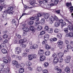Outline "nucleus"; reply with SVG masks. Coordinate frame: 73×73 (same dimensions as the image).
Returning <instances> with one entry per match:
<instances>
[{"label": "nucleus", "mask_w": 73, "mask_h": 73, "mask_svg": "<svg viewBox=\"0 0 73 73\" xmlns=\"http://www.w3.org/2000/svg\"><path fill=\"white\" fill-rule=\"evenodd\" d=\"M63 54L62 52H60L58 54V56L59 57H60V60L59 62H62V61H63V59L62 58V57H63Z\"/></svg>", "instance_id": "obj_1"}, {"label": "nucleus", "mask_w": 73, "mask_h": 73, "mask_svg": "<svg viewBox=\"0 0 73 73\" xmlns=\"http://www.w3.org/2000/svg\"><path fill=\"white\" fill-rule=\"evenodd\" d=\"M15 52L17 54H20L21 52V49L19 47L16 48H15Z\"/></svg>", "instance_id": "obj_2"}, {"label": "nucleus", "mask_w": 73, "mask_h": 73, "mask_svg": "<svg viewBox=\"0 0 73 73\" xmlns=\"http://www.w3.org/2000/svg\"><path fill=\"white\" fill-rule=\"evenodd\" d=\"M44 16V18L45 19H48V18L49 17V16H50V15L49 14H45L44 13H43L42 16Z\"/></svg>", "instance_id": "obj_3"}, {"label": "nucleus", "mask_w": 73, "mask_h": 73, "mask_svg": "<svg viewBox=\"0 0 73 73\" xmlns=\"http://www.w3.org/2000/svg\"><path fill=\"white\" fill-rule=\"evenodd\" d=\"M38 47V46L36 44H34L33 45V46H31L30 47V49H36Z\"/></svg>", "instance_id": "obj_4"}, {"label": "nucleus", "mask_w": 73, "mask_h": 73, "mask_svg": "<svg viewBox=\"0 0 73 73\" xmlns=\"http://www.w3.org/2000/svg\"><path fill=\"white\" fill-rule=\"evenodd\" d=\"M55 70H57V73H61V70L60 69V68L58 67V66H56L55 68Z\"/></svg>", "instance_id": "obj_5"}, {"label": "nucleus", "mask_w": 73, "mask_h": 73, "mask_svg": "<svg viewBox=\"0 0 73 73\" xmlns=\"http://www.w3.org/2000/svg\"><path fill=\"white\" fill-rule=\"evenodd\" d=\"M44 53V50H40L38 51V54L39 56H42Z\"/></svg>", "instance_id": "obj_6"}, {"label": "nucleus", "mask_w": 73, "mask_h": 73, "mask_svg": "<svg viewBox=\"0 0 73 73\" xmlns=\"http://www.w3.org/2000/svg\"><path fill=\"white\" fill-rule=\"evenodd\" d=\"M46 58V57H45V56L42 55L40 56V61H44V60H45Z\"/></svg>", "instance_id": "obj_7"}, {"label": "nucleus", "mask_w": 73, "mask_h": 73, "mask_svg": "<svg viewBox=\"0 0 73 73\" xmlns=\"http://www.w3.org/2000/svg\"><path fill=\"white\" fill-rule=\"evenodd\" d=\"M50 20L51 21L50 24H52V23H53V21H54V18L53 16H51L50 18Z\"/></svg>", "instance_id": "obj_8"}, {"label": "nucleus", "mask_w": 73, "mask_h": 73, "mask_svg": "<svg viewBox=\"0 0 73 73\" xmlns=\"http://www.w3.org/2000/svg\"><path fill=\"white\" fill-rule=\"evenodd\" d=\"M29 3H30V5H32V6H33V7H35L34 6H35V4H36V3H34L33 2V1L31 2H30ZM33 7H29V8L31 9V8H33Z\"/></svg>", "instance_id": "obj_9"}, {"label": "nucleus", "mask_w": 73, "mask_h": 73, "mask_svg": "<svg viewBox=\"0 0 73 73\" xmlns=\"http://www.w3.org/2000/svg\"><path fill=\"white\" fill-rule=\"evenodd\" d=\"M64 70L66 73H69L70 72V69L69 67L65 68Z\"/></svg>", "instance_id": "obj_10"}, {"label": "nucleus", "mask_w": 73, "mask_h": 73, "mask_svg": "<svg viewBox=\"0 0 73 73\" xmlns=\"http://www.w3.org/2000/svg\"><path fill=\"white\" fill-rule=\"evenodd\" d=\"M60 22H56L54 24V26L56 27H59L60 25Z\"/></svg>", "instance_id": "obj_11"}, {"label": "nucleus", "mask_w": 73, "mask_h": 73, "mask_svg": "<svg viewBox=\"0 0 73 73\" xmlns=\"http://www.w3.org/2000/svg\"><path fill=\"white\" fill-rule=\"evenodd\" d=\"M49 35L48 34H46L44 35V39L48 40H49Z\"/></svg>", "instance_id": "obj_12"}, {"label": "nucleus", "mask_w": 73, "mask_h": 73, "mask_svg": "<svg viewBox=\"0 0 73 73\" xmlns=\"http://www.w3.org/2000/svg\"><path fill=\"white\" fill-rule=\"evenodd\" d=\"M59 61V59L57 58H54V62L55 64H57Z\"/></svg>", "instance_id": "obj_13"}, {"label": "nucleus", "mask_w": 73, "mask_h": 73, "mask_svg": "<svg viewBox=\"0 0 73 73\" xmlns=\"http://www.w3.org/2000/svg\"><path fill=\"white\" fill-rule=\"evenodd\" d=\"M68 29L70 31H73V25H71V26H68Z\"/></svg>", "instance_id": "obj_14"}, {"label": "nucleus", "mask_w": 73, "mask_h": 73, "mask_svg": "<svg viewBox=\"0 0 73 73\" xmlns=\"http://www.w3.org/2000/svg\"><path fill=\"white\" fill-rule=\"evenodd\" d=\"M40 23L42 25L44 24H45V19L44 18L42 19L41 21H40Z\"/></svg>", "instance_id": "obj_15"}, {"label": "nucleus", "mask_w": 73, "mask_h": 73, "mask_svg": "<svg viewBox=\"0 0 73 73\" xmlns=\"http://www.w3.org/2000/svg\"><path fill=\"white\" fill-rule=\"evenodd\" d=\"M22 29H23L24 31L26 32H28L29 30V28L27 27L23 28H22Z\"/></svg>", "instance_id": "obj_16"}, {"label": "nucleus", "mask_w": 73, "mask_h": 73, "mask_svg": "<svg viewBox=\"0 0 73 73\" xmlns=\"http://www.w3.org/2000/svg\"><path fill=\"white\" fill-rule=\"evenodd\" d=\"M66 5L67 7L70 8L72 7V3H66Z\"/></svg>", "instance_id": "obj_17"}, {"label": "nucleus", "mask_w": 73, "mask_h": 73, "mask_svg": "<svg viewBox=\"0 0 73 73\" xmlns=\"http://www.w3.org/2000/svg\"><path fill=\"white\" fill-rule=\"evenodd\" d=\"M57 44L59 45H62L63 44V42L62 40H59Z\"/></svg>", "instance_id": "obj_18"}, {"label": "nucleus", "mask_w": 73, "mask_h": 73, "mask_svg": "<svg viewBox=\"0 0 73 73\" xmlns=\"http://www.w3.org/2000/svg\"><path fill=\"white\" fill-rule=\"evenodd\" d=\"M1 51L3 54L7 53V50L5 48H3L1 50Z\"/></svg>", "instance_id": "obj_19"}, {"label": "nucleus", "mask_w": 73, "mask_h": 73, "mask_svg": "<svg viewBox=\"0 0 73 73\" xmlns=\"http://www.w3.org/2000/svg\"><path fill=\"white\" fill-rule=\"evenodd\" d=\"M46 56H49L50 54V52L49 50H47L45 52Z\"/></svg>", "instance_id": "obj_20"}, {"label": "nucleus", "mask_w": 73, "mask_h": 73, "mask_svg": "<svg viewBox=\"0 0 73 73\" xmlns=\"http://www.w3.org/2000/svg\"><path fill=\"white\" fill-rule=\"evenodd\" d=\"M48 32L49 33H52L53 30L52 28H49L48 30Z\"/></svg>", "instance_id": "obj_21"}, {"label": "nucleus", "mask_w": 73, "mask_h": 73, "mask_svg": "<svg viewBox=\"0 0 73 73\" xmlns=\"http://www.w3.org/2000/svg\"><path fill=\"white\" fill-rule=\"evenodd\" d=\"M42 29V27L41 26L39 25L37 29L38 31H41Z\"/></svg>", "instance_id": "obj_22"}, {"label": "nucleus", "mask_w": 73, "mask_h": 73, "mask_svg": "<svg viewBox=\"0 0 73 73\" xmlns=\"http://www.w3.org/2000/svg\"><path fill=\"white\" fill-rule=\"evenodd\" d=\"M25 39H24L23 40H19V42L20 44H23V43H24V42H25V41H27V40H25Z\"/></svg>", "instance_id": "obj_23"}, {"label": "nucleus", "mask_w": 73, "mask_h": 73, "mask_svg": "<svg viewBox=\"0 0 73 73\" xmlns=\"http://www.w3.org/2000/svg\"><path fill=\"white\" fill-rule=\"evenodd\" d=\"M47 41H48V40L46 39H44L42 42L43 45H45L47 44H46L47 43Z\"/></svg>", "instance_id": "obj_24"}, {"label": "nucleus", "mask_w": 73, "mask_h": 73, "mask_svg": "<svg viewBox=\"0 0 73 73\" xmlns=\"http://www.w3.org/2000/svg\"><path fill=\"white\" fill-rule=\"evenodd\" d=\"M29 29L32 32L35 31V28L33 26H31L30 27Z\"/></svg>", "instance_id": "obj_25"}, {"label": "nucleus", "mask_w": 73, "mask_h": 73, "mask_svg": "<svg viewBox=\"0 0 73 73\" xmlns=\"http://www.w3.org/2000/svg\"><path fill=\"white\" fill-rule=\"evenodd\" d=\"M26 64L27 66H31L32 65V63L29 61H27L26 62Z\"/></svg>", "instance_id": "obj_26"}, {"label": "nucleus", "mask_w": 73, "mask_h": 73, "mask_svg": "<svg viewBox=\"0 0 73 73\" xmlns=\"http://www.w3.org/2000/svg\"><path fill=\"white\" fill-rule=\"evenodd\" d=\"M34 24V21H29V23H28V24L29 25H32Z\"/></svg>", "instance_id": "obj_27"}, {"label": "nucleus", "mask_w": 73, "mask_h": 73, "mask_svg": "<svg viewBox=\"0 0 73 73\" xmlns=\"http://www.w3.org/2000/svg\"><path fill=\"white\" fill-rule=\"evenodd\" d=\"M68 9H70V11L71 13L73 12V6H71Z\"/></svg>", "instance_id": "obj_28"}, {"label": "nucleus", "mask_w": 73, "mask_h": 73, "mask_svg": "<svg viewBox=\"0 0 73 73\" xmlns=\"http://www.w3.org/2000/svg\"><path fill=\"white\" fill-rule=\"evenodd\" d=\"M19 72L20 73H23L24 72V70L23 68H21L19 69Z\"/></svg>", "instance_id": "obj_29"}, {"label": "nucleus", "mask_w": 73, "mask_h": 73, "mask_svg": "<svg viewBox=\"0 0 73 73\" xmlns=\"http://www.w3.org/2000/svg\"><path fill=\"white\" fill-rule=\"evenodd\" d=\"M45 46L46 49H47V50L49 49L50 48V47L48 45V44H45Z\"/></svg>", "instance_id": "obj_30"}, {"label": "nucleus", "mask_w": 73, "mask_h": 73, "mask_svg": "<svg viewBox=\"0 0 73 73\" xmlns=\"http://www.w3.org/2000/svg\"><path fill=\"white\" fill-rule=\"evenodd\" d=\"M12 24L16 25V21L15 19H13L12 21Z\"/></svg>", "instance_id": "obj_31"}, {"label": "nucleus", "mask_w": 73, "mask_h": 73, "mask_svg": "<svg viewBox=\"0 0 73 73\" xmlns=\"http://www.w3.org/2000/svg\"><path fill=\"white\" fill-rule=\"evenodd\" d=\"M44 67L46 68L47 67V66H49V63L48 62H45L44 63Z\"/></svg>", "instance_id": "obj_32"}, {"label": "nucleus", "mask_w": 73, "mask_h": 73, "mask_svg": "<svg viewBox=\"0 0 73 73\" xmlns=\"http://www.w3.org/2000/svg\"><path fill=\"white\" fill-rule=\"evenodd\" d=\"M69 37H72L73 36V33L72 32L69 33Z\"/></svg>", "instance_id": "obj_33"}, {"label": "nucleus", "mask_w": 73, "mask_h": 73, "mask_svg": "<svg viewBox=\"0 0 73 73\" xmlns=\"http://www.w3.org/2000/svg\"><path fill=\"white\" fill-rule=\"evenodd\" d=\"M64 31L65 33H68V28H64Z\"/></svg>", "instance_id": "obj_34"}, {"label": "nucleus", "mask_w": 73, "mask_h": 73, "mask_svg": "<svg viewBox=\"0 0 73 73\" xmlns=\"http://www.w3.org/2000/svg\"><path fill=\"white\" fill-rule=\"evenodd\" d=\"M42 70V69L41 68V67H38L37 68V70H38V71H39V72L41 71Z\"/></svg>", "instance_id": "obj_35"}, {"label": "nucleus", "mask_w": 73, "mask_h": 73, "mask_svg": "<svg viewBox=\"0 0 73 73\" xmlns=\"http://www.w3.org/2000/svg\"><path fill=\"white\" fill-rule=\"evenodd\" d=\"M49 29V27H48V26H46L45 27L44 30H45V31H48Z\"/></svg>", "instance_id": "obj_36"}, {"label": "nucleus", "mask_w": 73, "mask_h": 73, "mask_svg": "<svg viewBox=\"0 0 73 73\" xmlns=\"http://www.w3.org/2000/svg\"><path fill=\"white\" fill-rule=\"evenodd\" d=\"M13 8L12 7H10L8 8V10L9 11H13Z\"/></svg>", "instance_id": "obj_37"}, {"label": "nucleus", "mask_w": 73, "mask_h": 73, "mask_svg": "<svg viewBox=\"0 0 73 73\" xmlns=\"http://www.w3.org/2000/svg\"><path fill=\"white\" fill-rule=\"evenodd\" d=\"M3 62L5 64H7L8 62V59H4L3 60Z\"/></svg>", "instance_id": "obj_38"}, {"label": "nucleus", "mask_w": 73, "mask_h": 73, "mask_svg": "<svg viewBox=\"0 0 73 73\" xmlns=\"http://www.w3.org/2000/svg\"><path fill=\"white\" fill-rule=\"evenodd\" d=\"M67 49H71V45L70 44H67Z\"/></svg>", "instance_id": "obj_39"}, {"label": "nucleus", "mask_w": 73, "mask_h": 73, "mask_svg": "<svg viewBox=\"0 0 73 73\" xmlns=\"http://www.w3.org/2000/svg\"><path fill=\"white\" fill-rule=\"evenodd\" d=\"M16 36L18 37V38H19V39H21V36L20 35H19L17 34H16Z\"/></svg>", "instance_id": "obj_40"}, {"label": "nucleus", "mask_w": 73, "mask_h": 73, "mask_svg": "<svg viewBox=\"0 0 73 73\" xmlns=\"http://www.w3.org/2000/svg\"><path fill=\"white\" fill-rule=\"evenodd\" d=\"M65 61L66 63H69L70 62V59L67 58L65 60Z\"/></svg>", "instance_id": "obj_41"}, {"label": "nucleus", "mask_w": 73, "mask_h": 73, "mask_svg": "<svg viewBox=\"0 0 73 73\" xmlns=\"http://www.w3.org/2000/svg\"><path fill=\"white\" fill-rule=\"evenodd\" d=\"M43 13H38L37 15V17H41L42 16Z\"/></svg>", "instance_id": "obj_42"}, {"label": "nucleus", "mask_w": 73, "mask_h": 73, "mask_svg": "<svg viewBox=\"0 0 73 73\" xmlns=\"http://www.w3.org/2000/svg\"><path fill=\"white\" fill-rule=\"evenodd\" d=\"M3 16L4 19H5L7 18V14H3Z\"/></svg>", "instance_id": "obj_43"}, {"label": "nucleus", "mask_w": 73, "mask_h": 73, "mask_svg": "<svg viewBox=\"0 0 73 73\" xmlns=\"http://www.w3.org/2000/svg\"><path fill=\"white\" fill-rule=\"evenodd\" d=\"M57 37L58 38H61V37H62V35L60 34H58L57 35Z\"/></svg>", "instance_id": "obj_44"}, {"label": "nucleus", "mask_w": 73, "mask_h": 73, "mask_svg": "<svg viewBox=\"0 0 73 73\" xmlns=\"http://www.w3.org/2000/svg\"><path fill=\"white\" fill-rule=\"evenodd\" d=\"M33 56L32 55H30L29 56V60H31L32 59H33Z\"/></svg>", "instance_id": "obj_45"}, {"label": "nucleus", "mask_w": 73, "mask_h": 73, "mask_svg": "<svg viewBox=\"0 0 73 73\" xmlns=\"http://www.w3.org/2000/svg\"><path fill=\"white\" fill-rule=\"evenodd\" d=\"M9 68H7L6 71L5 72V73H9Z\"/></svg>", "instance_id": "obj_46"}, {"label": "nucleus", "mask_w": 73, "mask_h": 73, "mask_svg": "<svg viewBox=\"0 0 73 73\" xmlns=\"http://www.w3.org/2000/svg\"><path fill=\"white\" fill-rule=\"evenodd\" d=\"M48 0H43V3L44 4H45L46 3H47L48 2Z\"/></svg>", "instance_id": "obj_47"}, {"label": "nucleus", "mask_w": 73, "mask_h": 73, "mask_svg": "<svg viewBox=\"0 0 73 73\" xmlns=\"http://www.w3.org/2000/svg\"><path fill=\"white\" fill-rule=\"evenodd\" d=\"M39 24H40V23L39 22L36 21L35 22V25L36 27H37V25H38Z\"/></svg>", "instance_id": "obj_48"}, {"label": "nucleus", "mask_w": 73, "mask_h": 73, "mask_svg": "<svg viewBox=\"0 0 73 73\" xmlns=\"http://www.w3.org/2000/svg\"><path fill=\"white\" fill-rule=\"evenodd\" d=\"M35 20L36 21H38L39 20V18L38 17L35 16Z\"/></svg>", "instance_id": "obj_49"}, {"label": "nucleus", "mask_w": 73, "mask_h": 73, "mask_svg": "<svg viewBox=\"0 0 73 73\" xmlns=\"http://www.w3.org/2000/svg\"><path fill=\"white\" fill-rule=\"evenodd\" d=\"M52 57L54 58H57V55L56 54H54L52 55Z\"/></svg>", "instance_id": "obj_50"}, {"label": "nucleus", "mask_w": 73, "mask_h": 73, "mask_svg": "<svg viewBox=\"0 0 73 73\" xmlns=\"http://www.w3.org/2000/svg\"><path fill=\"white\" fill-rule=\"evenodd\" d=\"M51 8V6L50 5H48L47 6V9H49Z\"/></svg>", "instance_id": "obj_51"}, {"label": "nucleus", "mask_w": 73, "mask_h": 73, "mask_svg": "<svg viewBox=\"0 0 73 73\" xmlns=\"http://www.w3.org/2000/svg\"><path fill=\"white\" fill-rule=\"evenodd\" d=\"M15 65L17 68H19L20 67V64H17H17H15Z\"/></svg>", "instance_id": "obj_52"}, {"label": "nucleus", "mask_w": 73, "mask_h": 73, "mask_svg": "<svg viewBox=\"0 0 73 73\" xmlns=\"http://www.w3.org/2000/svg\"><path fill=\"white\" fill-rule=\"evenodd\" d=\"M17 63V61H15V60H14L12 62V64H13L14 65H16Z\"/></svg>", "instance_id": "obj_53"}, {"label": "nucleus", "mask_w": 73, "mask_h": 73, "mask_svg": "<svg viewBox=\"0 0 73 73\" xmlns=\"http://www.w3.org/2000/svg\"><path fill=\"white\" fill-rule=\"evenodd\" d=\"M59 32V30L57 29H56L54 30V32L55 33H58Z\"/></svg>", "instance_id": "obj_54"}, {"label": "nucleus", "mask_w": 73, "mask_h": 73, "mask_svg": "<svg viewBox=\"0 0 73 73\" xmlns=\"http://www.w3.org/2000/svg\"><path fill=\"white\" fill-rule=\"evenodd\" d=\"M27 35V32L26 31H24L23 34V36H26Z\"/></svg>", "instance_id": "obj_55"}, {"label": "nucleus", "mask_w": 73, "mask_h": 73, "mask_svg": "<svg viewBox=\"0 0 73 73\" xmlns=\"http://www.w3.org/2000/svg\"><path fill=\"white\" fill-rule=\"evenodd\" d=\"M62 27H64L65 25H66V23L65 22H63L62 23Z\"/></svg>", "instance_id": "obj_56"}, {"label": "nucleus", "mask_w": 73, "mask_h": 73, "mask_svg": "<svg viewBox=\"0 0 73 73\" xmlns=\"http://www.w3.org/2000/svg\"><path fill=\"white\" fill-rule=\"evenodd\" d=\"M63 20L62 19H61L59 20V21L58 22V23H60V24H62V23H63Z\"/></svg>", "instance_id": "obj_57"}, {"label": "nucleus", "mask_w": 73, "mask_h": 73, "mask_svg": "<svg viewBox=\"0 0 73 73\" xmlns=\"http://www.w3.org/2000/svg\"><path fill=\"white\" fill-rule=\"evenodd\" d=\"M3 38H8V35H5L3 36Z\"/></svg>", "instance_id": "obj_58"}, {"label": "nucleus", "mask_w": 73, "mask_h": 73, "mask_svg": "<svg viewBox=\"0 0 73 73\" xmlns=\"http://www.w3.org/2000/svg\"><path fill=\"white\" fill-rule=\"evenodd\" d=\"M54 20H56V21H58V17H56V16H55L54 17Z\"/></svg>", "instance_id": "obj_59"}, {"label": "nucleus", "mask_w": 73, "mask_h": 73, "mask_svg": "<svg viewBox=\"0 0 73 73\" xmlns=\"http://www.w3.org/2000/svg\"><path fill=\"white\" fill-rule=\"evenodd\" d=\"M9 15H13V11H8V13Z\"/></svg>", "instance_id": "obj_60"}, {"label": "nucleus", "mask_w": 73, "mask_h": 73, "mask_svg": "<svg viewBox=\"0 0 73 73\" xmlns=\"http://www.w3.org/2000/svg\"><path fill=\"white\" fill-rule=\"evenodd\" d=\"M58 2H59V0H56L54 2L55 4L56 5L57 4H58Z\"/></svg>", "instance_id": "obj_61"}, {"label": "nucleus", "mask_w": 73, "mask_h": 73, "mask_svg": "<svg viewBox=\"0 0 73 73\" xmlns=\"http://www.w3.org/2000/svg\"><path fill=\"white\" fill-rule=\"evenodd\" d=\"M43 72L44 73H48V70H43Z\"/></svg>", "instance_id": "obj_62"}, {"label": "nucleus", "mask_w": 73, "mask_h": 73, "mask_svg": "<svg viewBox=\"0 0 73 73\" xmlns=\"http://www.w3.org/2000/svg\"><path fill=\"white\" fill-rule=\"evenodd\" d=\"M3 42L4 44H6L8 42V40H5L4 41H3Z\"/></svg>", "instance_id": "obj_63"}, {"label": "nucleus", "mask_w": 73, "mask_h": 73, "mask_svg": "<svg viewBox=\"0 0 73 73\" xmlns=\"http://www.w3.org/2000/svg\"><path fill=\"white\" fill-rule=\"evenodd\" d=\"M45 31H42L40 32V35H44V34H45Z\"/></svg>", "instance_id": "obj_64"}]
</instances>
